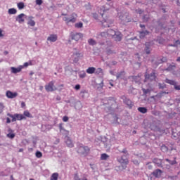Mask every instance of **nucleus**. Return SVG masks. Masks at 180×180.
Segmentation results:
<instances>
[{
	"instance_id": "obj_1",
	"label": "nucleus",
	"mask_w": 180,
	"mask_h": 180,
	"mask_svg": "<svg viewBox=\"0 0 180 180\" xmlns=\"http://www.w3.org/2000/svg\"><path fill=\"white\" fill-rule=\"evenodd\" d=\"M121 154H122L120 157L117 158V161L120 164H124L122 165V169H126L127 164H129V153H127V150L123 149L120 151Z\"/></svg>"
},
{
	"instance_id": "obj_2",
	"label": "nucleus",
	"mask_w": 180,
	"mask_h": 180,
	"mask_svg": "<svg viewBox=\"0 0 180 180\" xmlns=\"http://www.w3.org/2000/svg\"><path fill=\"white\" fill-rule=\"evenodd\" d=\"M77 151L78 154H80V155H84V157H86V155H88V154H89L91 149L88 146H84L83 144H79L77 146Z\"/></svg>"
},
{
	"instance_id": "obj_3",
	"label": "nucleus",
	"mask_w": 180,
	"mask_h": 180,
	"mask_svg": "<svg viewBox=\"0 0 180 180\" xmlns=\"http://www.w3.org/2000/svg\"><path fill=\"white\" fill-rule=\"evenodd\" d=\"M63 16V20L65 22L67 25L68 23H75L77 22V14L75 13H72L70 15H68L67 14H62Z\"/></svg>"
},
{
	"instance_id": "obj_4",
	"label": "nucleus",
	"mask_w": 180,
	"mask_h": 180,
	"mask_svg": "<svg viewBox=\"0 0 180 180\" xmlns=\"http://www.w3.org/2000/svg\"><path fill=\"white\" fill-rule=\"evenodd\" d=\"M54 84V81H51L48 84L45 85L46 92H54V91H57L58 89Z\"/></svg>"
},
{
	"instance_id": "obj_5",
	"label": "nucleus",
	"mask_w": 180,
	"mask_h": 180,
	"mask_svg": "<svg viewBox=\"0 0 180 180\" xmlns=\"http://www.w3.org/2000/svg\"><path fill=\"white\" fill-rule=\"evenodd\" d=\"M155 72H152L150 75L146 73L144 82H152V81H155Z\"/></svg>"
},
{
	"instance_id": "obj_6",
	"label": "nucleus",
	"mask_w": 180,
	"mask_h": 180,
	"mask_svg": "<svg viewBox=\"0 0 180 180\" xmlns=\"http://www.w3.org/2000/svg\"><path fill=\"white\" fill-rule=\"evenodd\" d=\"M7 116L12 118V122H16V120H23L25 119V116L22 114H15L14 115L11 114H7Z\"/></svg>"
},
{
	"instance_id": "obj_7",
	"label": "nucleus",
	"mask_w": 180,
	"mask_h": 180,
	"mask_svg": "<svg viewBox=\"0 0 180 180\" xmlns=\"http://www.w3.org/2000/svg\"><path fill=\"white\" fill-rule=\"evenodd\" d=\"M118 17L122 22H130V18H129V13H118Z\"/></svg>"
},
{
	"instance_id": "obj_8",
	"label": "nucleus",
	"mask_w": 180,
	"mask_h": 180,
	"mask_svg": "<svg viewBox=\"0 0 180 180\" xmlns=\"http://www.w3.org/2000/svg\"><path fill=\"white\" fill-rule=\"evenodd\" d=\"M70 36L72 40H75V41H78L80 39H82V34L79 32H72Z\"/></svg>"
},
{
	"instance_id": "obj_9",
	"label": "nucleus",
	"mask_w": 180,
	"mask_h": 180,
	"mask_svg": "<svg viewBox=\"0 0 180 180\" xmlns=\"http://www.w3.org/2000/svg\"><path fill=\"white\" fill-rule=\"evenodd\" d=\"M82 57V54L79 52H75L72 56V60L73 63H78L79 61V58Z\"/></svg>"
},
{
	"instance_id": "obj_10",
	"label": "nucleus",
	"mask_w": 180,
	"mask_h": 180,
	"mask_svg": "<svg viewBox=\"0 0 180 180\" xmlns=\"http://www.w3.org/2000/svg\"><path fill=\"white\" fill-rule=\"evenodd\" d=\"M115 41H122V39H123V35L120 32L117 31V33L112 37Z\"/></svg>"
},
{
	"instance_id": "obj_11",
	"label": "nucleus",
	"mask_w": 180,
	"mask_h": 180,
	"mask_svg": "<svg viewBox=\"0 0 180 180\" xmlns=\"http://www.w3.org/2000/svg\"><path fill=\"white\" fill-rule=\"evenodd\" d=\"M58 39V37L56 34H51L47 37V41L51 43H56Z\"/></svg>"
},
{
	"instance_id": "obj_12",
	"label": "nucleus",
	"mask_w": 180,
	"mask_h": 180,
	"mask_svg": "<svg viewBox=\"0 0 180 180\" xmlns=\"http://www.w3.org/2000/svg\"><path fill=\"white\" fill-rule=\"evenodd\" d=\"M6 96L8 99H14V98H16V96H18V93L17 92H12V91L8 90L6 93Z\"/></svg>"
},
{
	"instance_id": "obj_13",
	"label": "nucleus",
	"mask_w": 180,
	"mask_h": 180,
	"mask_svg": "<svg viewBox=\"0 0 180 180\" xmlns=\"http://www.w3.org/2000/svg\"><path fill=\"white\" fill-rule=\"evenodd\" d=\"M153 164H155L157 167L159 168H164V166L162 165V159H158V158H154L153 160Z\"/></svg>"
},
{
	"instance_id": "obj_14",
	"label": "nucleus",
	"mask_w": 180,
	"mask_h": 180,
	"mask_svg": "<svg viewBox=\"0 0 180 180\" xmlns=\"http://www.w3.org/2000/svg\"><path fill=\"white\" fill-rule=\"evenodd\" d=\"M25 18L26 15H25V13H21L15 18V20L16 22H18V23H23V22H25Z\"/></svg>"
},
{
	"instance_id": "obj_15",
	"label": "nucleus",
	"mask_w": 180,
	"mask_h": 180,
	"mask_svg": "<svg viewBox=\"0 0 180 180\" xmlns=\"http://www.w3.org/2000/svg\"><path fill=\"white\" fill-rule=\"evenodd\" d=\"M23 70V66L20 65L18 68L11 67V70L12 74H18V72H20Z\"/></svg>"
},
{
	"instance_id": "obj_16",
	"label": "nucleus",
	"mask_w": 180,
	"mask_h": 180,
	"mask_svg": "<svg viewBox=\"0 0 180 180\" xmlns=\"http://www.w3.org/2000/svg\"><path fill=\"white\" fill-rule=\"evenodd\" d=\"M152 175H153L155 178H161V175H162V170L157 169L153 172Z\"/></svg>"
},
{
	"instance_id": "obj_17",
	"label": "nucleus",
	"mask_w": 180,
	"mask_h": 180,
	"mask_svg": "<svg viewBox=\"0 0 180 180\" xmlns=\"http://www.w3.org/2000/svg\"><path fill=\"white\" fill-rule=\"evenodd\" d=\"M113 23V21H110L109 20H104L101 21V25L103 27H110V25Z\"/></svg>"
},
{
	"instance_id": "obj_18",
	"label": "nucleus",
	"mask_w": 180,
	"mask_h": 180,
	"mask_svg": "<svg viewBox=\"0 0 180 180\" xmlns=\"http://www.w3.org/2000/svg\"><path fill=\"white\" fill-rule=\"evenodd\" d=\"M94 74H96V75H101V77H103V70L101 68H98L97 69L95 68Z\"/></svg>"
},
{
	"instance_id": "obj_19",
	"label": "nucleus",
	"mask_w": 180,
	"mask_h": 180,
	"mask_svg": "<svg viewBox=\"0 0 180 180\" xmlns=\"http://www.w3.org/2000/svg\"><path fill=\"white\" fill-rule=\"evenodd\" d=\"M65 143L68 146V147H70V148H72L74 147V143H72V141L69 137L66 138Z\"/></svg>"
},
{
	"instance_id": "obj_20",
	"label": "nucleus",
	"mask_w": 180,
	"mask_h": 180,
	"mask_svg": "<svg viewBox=\"0 0 180 180\" xmlns=\"http://www.w3.org/2000/svg\"><path fill=\"white\" fill-rule=\"evenodd\" d=\"M117 32V31L110 29L107 31V34H108V37H112L114 35L116 34Z\"/></svg>"
},
{
	"instance_id": "obj_21",
	"label": "nucleus",
	"mask_w": 180,
	"mask_h": 180,
	"mask_svg": "<svg viewBox=\"0 0 180 180\" xmlns=\"http://www.w3.org/2000/svg\"><path fill=\"white\" fill-rule=\"evenodd\" d=\"M149 33L150 32L147 30L140 32V34H139L140 39H144V37L148 35Z\"/></svg>"
},
{
	"instance_id": "obj_22",
	"label": "nucleus",
	"mask_w": 180,
	"mask_h": 180,
	"mask_svg": "<svg viewBox=\"0 0 180 180\" xmlns=\"http://www.w3.org/2000/svg\"><path fill=\"white\" fill-rule=\"evenodd\" d=\"M75 109H77V110H79V109H82V103L81 101H77L75 103Z\"/></svg>"
},
{
	"instance_id": "obj_23",
	"label": "nucleus",
	"mask_w": 180,
	"mask_h": 180,
	"mask_svg": "<svg viewBox=\"0 0 180 180\" xmlns=\"http://www.w3.org/2000/svg\"><path fill=\"white\" fill-rule=\"evenodd\" d=\"M29 20L27 22V25H30V26H34L36 25V22H34V20H33V17L30 16L28 18Z\"/></svg>"
},
{
	"instance_id": "obj_24",
	"label": "nucleus",
	"mask_w": 180,
	"mask_h": 180,
	"mask_svg": "<svg viewBox=\"0 0 180 180\" xmlns=\"http://www.w3.org/2000/svg\"><path fill=\"white\" fill-rule=\"evenodd\" d=\"M86 72H87V74H95V68L94 67L88 68Z\"/></svg>"
},
{
	"instance_id": "obj_25",
	"label": "nucleus",
	"mask_w": 180,
	"mask_h": 180,
	"mask_svg": "<svg viewBox=\"0 0 180 180\" xmlns=\"http://www.w3.org/2000/svg\"><path fill=\"white\" fill-rule=\"evenodd\" d=\"M18 11L16 10V8H9L8 11V15H16Z\"/></svg>"
},
{
	"instance_id": "obj_26",
	"label": "nucleus",
	"mask_w": 180,
	"mask_h": 180,
	"mask_svg": "<svg viewBox=\"0 0 180 180\" xmlns=\"http://www.w3.org/2000/svg\"><path fill=\"white\" fill-rule=\"evenodd\" d=\"M175 68H176V66L175 65H169L168 68L166 69V71H170L172 72V71H174Z\"/></svg>"
},
{
	"instance_id": "obj_27",
	"label": "nucleus",
	"mask_w": 180,
	"mask_h": 180,
	"mask_svg": "<svg viewBox=\"0 0 180 180\" xmlns=\"http://www.w3.org/2000/svg\"><path fill=\"white\" fill-rule=\"evenodd\" d=\"M132 79L136 84H140V76H132Z\"/></svg>"
},
{
	"instance_id": "obj_28",
	"label": "nucleus",
	"mask_w": 180,
	"mask_h": 180,
	"mask_svg": "<svg viewBox=\"0 0 180 180\" xmlns=\"http://www.w3.org/2000/svg\"><path fill=\"white\" fill-rule=\"evenodd\" d=\"M139 112L141 113H147V109L144 107H139L138 108Z\"/></svg>"
},
{
	"instance_id": "obj_29",
	"label": "nucleus",
	"mask_w": 180,
	"mask_h": 180,
	"mask_svg": "<svg viewBox=\"0 0 180 180\" xmlns=\"http://www.w3.org/2000/svg\"><path fill=\"white\" fill-rule=\"evenodd\" d=\"M108 158H109V155L106 153H103L101 155V160H108Z\"/></svg>"
},
{
	"instance_id": "obj_30",
	"label": "nucleus",
	"mask_w": 180,
	"mask_h": 180,
	"mask_svg": "<svg viewBox=\"0 0 180 180\" xmlns=\"http://www.w3.org/2000/svg\"><path fill=\"white\" fill-rule=\"evenodd\" d=\"M58 174L53 173L51 176V180H58Z\"/></svg>"
},
{
	"instance_id": "obj_31",
	"label": "nucleus",
	"mask_w": 180,
	"mask_h": 180,
	"mask_svg": "<svg viewBox=\"0 0 180 180\" xmlns=\"http://www.w3.org/2000/svg\"><path fill=\"white\" fill-rule=\"evenodd\" d=\"M88 43H89V44H90V46H95V45H96V41L94 40V39H89L88 40Z\"/></svg>"
},
{
	"instance_id": "obj_32",
	"label": "nucleus",
	"mask_w": 180,
	"mask_h": 180,
	"mask_svg": "<svg viewBox=\"0 0 180 180\" xmlns=\"http://www.w3.org/2000/svg\"><path fill=\"white\" fill-rule=\"evenodd\" d=\"M165 82H166V84H169V85H175V81L169 79H166Z\"/></svg>"
},
{
	"instance_id": "obj_33",
	"label": "nucleus",
	"mask_w": 180,
	"mask_h": 180,
	"mask_svg": "<svg viewBox=\"0 0 180 180\" xmlns=\"http://www.w3.org/2000/svg\"><path fill=\"white\" fill-rule=\"evenodd\" d=\"M101 37L103 39H106V37H109V35L108 34V32H103L100 34Z\"/></svg>"
},
{
	"instance_id": "obj_34",
	"label": "nucleus",
	"mask_w": 180,
	"mask_h": 180,
	"mask_svg": "<svg viewBox=\"0 0 180 180\" xmlns=\"http://www.w3.org/2000/svg\"><path fill=\"white\" fill-rule=\"evenodd\" d=\"M88 94V91H86V90H82L81 92H80V96L82 98H85L86 95Z\"/></svg>"
},
{
	"instance_id": "obj_35",
	"label": "nucleus",
	"mask_w": 180,
	"mask_h": 180,
	"mask_svg": "<svg viewBox=\"0 0 180 180\" xmlns=\"http://www.w3.org/2000/svg\"><path fill=\"white\" fill-rule=\"evenodd\" d=\"M158 87L159 89H164L165 88H167V84H165V83H158Z\"/></svg>"
},
{
	"instance_id": "obj_36",
	"label": "nucleus",
	"mask_w": 180,
	"mask_h": 180,
	"mask_svg": "<svg viewBox=\"0 0 180 180\" xmlns=\"http://www.w3.org/2000/svg\"><path fill=\"white\" fill-rule=\"evenodd\" d=\"M79 78H85V77H86V73L85 71H82L79 73Z\"/></svg>"
},
{
	"instance_id": "obj_37",
	"label": "nucleus",
	"mask_w": 180,
	"mask_h": 180,
	"mask_svg": "<svg viewBox=\"0 0 180 180\" xmlns=\"http://www.w3.org/2000/svg\"><path fill=\"white\" fill-rule=\"evenodd\" d=\"M123 77H124V72L123 71L118 73L116 76L117 79H119V78H123Z\"/></svg>"
},
{
	"instance_id": "obj_38",
	"label": "nucleus",
	"mask_w": 180,
	"mask_h": 180,
	"mask_svg": "<svg viewBox=\"0 0 180 180\" xmlns=\"http://www.w3.org/2000/svg\"><path fill=\"white\" fill-rule=\"evenodd\" d=\"M18 8L20 10L23 9V8H25V4L23 2H20L18 4Z\"/></svg>"
},
{
	"instance_id": "obj_39",
	"label": "nucleus",
	"mask_w": 180,
	"mask_h": 180,
	"mask_svg": "<svg viewBox=\"0 0 180 180\" xmlns=\"http://www.w3.org/2000/svg\"><path fill=\"white\" fill-rule=\"evenodd\" d=\"M35 155L37 158H41L43 157V153H41L40 151H37Z\"/></svg>"
},
{
	"instance_id": "obj_40",
	"label": "nucleus",
	"mask_w": 180,
	"mask_h": 180,
	"mask_svg": "<svg viewBox=\"0 0 180 180\" xmlns=\"http://www.w3.org/2000/svg\"><path fill=\"white\" fill-rule=\"evenodd\" d=\"M145 51H146V54H150V53L151 51L150 50V46H148V44H146Z\"/></svg>"
},
{
	"instance_id": "obj_41",
	"label": "nucleus",
	"mask_w": 180,
	"mask_h": 180,
	"mask_svg": "<svg viewBox=\"0 0 180 180\" xmlns=\"http://www.w3.org/2000/svg\"><path fill=\"white\" fill-rule=\"evenodd\" d=\"M143 93L144 94V95H147V94H150L151 92V90L149 89H142Z\"/></svg>"
},
{
	"instance_id": "obj_42",
	"label": "nucleus",
	"mask_w": 180,
	"mask_h": 180,
	"mask_svg": "<svg viewBox=\"0 0 180 180\" xmlns=\"http://www.w3.org/2000/svg\"><path fill=\"white\" fill-rule=\"evenodd\" d=\"M7 137H8V139H15V134L10 132L7 134Z\"/></svg>"
},
{
	"instance_id": "obj_43",
	"label": "nucleus",
	"mask_w": 180,
	"mask_h": 180,
	"mask_svg": "<svg viewBox=\"0 0 180 180\" xmlns=\"http://www.w3.org/2000/svg\"><path fill=\"white\" fill-rule=\"evenodd\" d=\"M82 26H83L82 22H77L75 24V27H77L78 29H81Z\"/></svg>"
},
{
	"instance_id": "obj_44",
	"label": "nucleus",
	"mask_w": 180,
	"mask_h": 180,
	"mask_svg": "<svg viewBox=\"0 0 180 180\" xmlns=\"http://www.w3.org/2000/svg\"><path fill=\"white\" fill-rule=\"evenodd\" d=\"M125 103H127V105L128 106H131V105H133V104L131 103V101H130V100H129V99H127V100L125 101Z\"/></svg>"
},
{
	"instance_id": "obj_45",
	"label": "nucleus",
	"mask_w": 180,
	"mask_h": 180,
	"mask_svg": "<svg viewBox=\"0 0 180 180\" xmlns=\"http://www.w3.org/2000/svg\"><path fill=\"white\" fill-rule=\"evenodd\" d=\"M24 116H26L27 117H30L31 116L30 112H29V111H25Z\"/></svg>"
},
{
	"instance_id": "obj_46",
	"label": "nucleus",
	"mask_w": 180,
	"mask_h": 180,
	"mask_svg": "<svg viewBox=\"0 0 180 180\" xmlns=\"http://www.w3.org/2000/svg\"><path fill=\"white\" fill-rule=\"evenodd\" d=\"M148 19H149V17H148V15H144L143 17V22H148Z\"/></svg>"
},
{
	"instance_id": "obj_47",
	"label": "nucleus",
	"mask_w": 180,
	"mask_h": 180,
	"mask_svg": "<svg viewBox=\"0 0 180 180\" xmlns=\"http://www.w3.org/2000/svg\"><path fill=\"white\" fill-rule=\"evenodd\" d=\"M36 5H41L43 4V0H36Z\"/></svg>"
},
{
	"instance_id": "obj_48",
	"label": "nucleus",
	"mask_w": 180,
	"mask_h": 180,
	"mask_svg": "<svg viewBox=\"0 0 180 180\" xmlns=\"http://www.w3.org/2000/svg\"><path fill=\"white\" fill-rule=\"evenodd\" d=\"M176 178H178V176H168L169 179L174 180L176 179Z\"/></svg>"
},
{
	"instance_id": "obj_49",
	"label": "nucleus",
	"mask_w": 180,
	"mask_h": 180,
	"mask_svg": "<svg viewBox=\"0 0 180 180\" xmlns=\"http://www.w3.org/2000/svg\"><path fill=\"white\" fill-rule=\"evenodd\" d=\"M169 164H170V165H175L176 160H169Z\"/></svg>"
},
{
	"instance_id": "obj_50",
	"label": "nucleus",
	"mask_w": 180,
	"mask_h": 180,
	"mask_svg": "<svg viewBox=\"0 0 180 180\" xmlns=\"http://www.w3.org/2000/svg\"><path fill=\"white\" fill-rule=\"evenodd\" d=\"M64 88V84H60L58 86L57 91H61Z\"/></svg>"
},
{
	"instance_id": "obj_51",
	"label": "nucleus",
	"mask_w": 180,
	"mask_h": 180,
	"mask_svg": "<svg viewBox=\"0 0 180 180\" xmlns=\"http://www.w3.org/2000/svg\"><path fill=\"white\" fill-rule=\"evenodd\" d=\"M93 18H94L96 20H99L98 19V14H97L96 13H93Z\"/></svg>"
},
{
	"instance_id": "obj_52",
	"label": "nucleus",
	"mask_w": 180,
	"mask_h": 180,
	"mask_svg": "<svg viewBox=\"0 0 180 180\" xmlns=\"http://www.w3.org/2000/svg\"><path fill=\"white\" fill-rule=\"evenodd\" d=\"M75 89H76V91H79V89H81V85L77 84V85L75 86Z\"/></svg>"
},
{
	"instance_id": "obj_53",
	"label": "nucleus",
	"mask_w": 180,
	"mask_h": 180,
	"mask_svg": "<svg viewBox=\"0 0 180 180\" xmlns=\"http://www.w3.org/2000/svg\"><path fill=\"white\" fill-rule=\"evenodd\" d=\"M74 179L75 180H81V179H79V176H78L77 174H75Z\"/></svg>"
},
{
	"instance_id": "obj_54",
	"label": "nucleus",
	"mask_w": 180,
	"mask_h": 180,
	"mask_svg": "<svg viewBox=\"0 0 180 180\" xmlns=\"http://www.w3.org/2000/svg\"><path fill=\"white\" fill-rule=\"evenodd\" d=\"M132 162H133L135 165H139V160H132Z\"/></svg>"
},
{
	"instance_id": "obj_55",
	"label": "nucleus",
	"mask_w": 180,
	"mask_h": 180,
	"mask_svg": "<svg viewBox=\"0 0 180 180\" xmlns=\"http://www.w3.org/2000/svg\"><path fill=\"white\" fill-rule=\"evenodd\" d=\"M174 89L176 91H180V85L178 86L174 84Z\"/></svg>"
},
{
	"instance_id": "obj_56",
	"label": "nucleus",
	"mask_w": 180,
	"mask_h": 180,
	"mask_svg": "<svg viewBox=\"0 0 180 180\" xmlns=\"http://www.w3.org/2000/svg\"><path fill=\"white\" fill-rule=\"evenodd\" d=\"M63 122H68V117L64 116V117H63Z\"/></svg>"
},
{
	"instance_id": "obj_57",
	"label": "nucleus",
	"mask_w": 180,
	"mask_h": 180,
	"mask_svg": "<svg viewBox=\"0 0 180 180\" xmlns=\"http://www.w3.org/2000/svg\"><path fill=\"white\" fill-rule=\"evenodd\" d=\"M136 13H139V15H141L143 13V11L141 9H138L136 11Z\"/></svg>"
},
{
	"instance_id": "obj_58",
	"label": "nucleus",
	"mask_w": 180,
	"mask_h": 180,
	"mask_svg": "<svg viewBox=\"0 0 180 180\" xmlns=\"http://www.w3.org/2000/svg\"><path fill=\"white\" fill-rule=\"evenodd\" d=\"M4 109V104L2 103H0V113L2 112V110Z\"/></svg>"
},
{
	"instance_id": "obj_59",
	"label": "nucleus",
	"mask_w": 180,
	"mask_h": 180,
	"mask_svg": "<svg viewBox=\"0 0 180 180\" xmlns=\"http://www.w3.org/2000/svg\"><path fill=\"white\" fill-rule=\"evenodd\" d=\"M148 169H153V165H150V163L147 164Z\"/></svg>"
},
{
	"instance_id": "obj_60",
	"label": "nucleus",
	"mask_w": 180,
	"mask_h": 180,
	"mask_svg": "<svg viewBox=\"0 0 180 180\" xmlns=\"http://www.w3.org/2000/svg\"><path fill=\"white\" fill-rule=\"evenodd\" d=\"M59 129H60V131H63V130H64V128L63 127V125L61 124H60V125H59Z\"/></svg>"
},
{
	"instance_id": "obj_61",
	"label": "nucleus",
	"mask_w": 180,
	"mask_h": 180,
	"mask_svg": "<svg viewBox=\"0 0 180 180\" xmlns=\"http://www.w3.org/2000/svg\"><path fill=\"white\" fill-rule=\"evenodd\" d=\"M23 68H25V67H29V63H25L24 65H22Z\"/></svg>"
},
{
	"instance_id": "obj_62",
	"label": "nucleus",
	"mask_w": 180,
	"mask_h": 180,
	"mask_svg": "<svg viewBox=\"0 0 180 180\" xmlns=\"http://www.w3.org/2000/svg\"><path fill=\"white\" fill-rule=\"evenodd\" d=\"M162 150H165V151H167L168 148L167 146H162Z\"/></svg>"
},
{
	"instance_id": "obj_63",
	"label": "nucleus",
	"mask_w": 180,
	"mask_h": 180,
	"mask_svg": "<svg viewBox=\"0 0 180 180\" xmlns=\"http://www.w3.org/2000/svg\"><path fill=\"white\" fill-rule=\"evenodd\" d=\"M116 64H117V62H116V61L111 62V65H116Z\"/></svg>"
},
{
	"instance_id": "obj_64",
	"label": "nucleus",
	"mask_w": 180,
	"mask_h": 180,
	"mask_svg": "<svg viewBox=\"0 0 180 180\" xmlns=\"http://www.w3.org/2000/svg\"><path fill=\"white\" fill-rule=\"evenodd\" d=\"M6 123H11V119L9 117L6 118Z\"/></svg>"
}]
</instances>
